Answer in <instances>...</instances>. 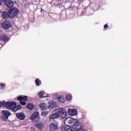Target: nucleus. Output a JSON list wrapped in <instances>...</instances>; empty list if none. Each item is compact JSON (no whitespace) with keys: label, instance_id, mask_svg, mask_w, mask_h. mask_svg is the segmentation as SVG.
Listing matches in <instances>:
<instances>
[{"label":"nucleus","instance_id":"nucleus-1","mask_svg":"<svg viewBox=\"0 0 131 131\" xmlns=\"http://www.w3.org/2000/svg\"><path fill=\"white\" fill-rule=\"evenodd\" d=\"M5 107L7 109L12 110L13 112H16L18 110H20L22 106L20 104L17 105V103L15 101H10L5 102Z\"/></svg>","mask_w":131,"mask_h":131},{"label":"nucleus","instance_id":"nucleus-2","mask_svg":"<svg viewBox=\"0 0 131 131\" xmlns=\"http://www.w3.org/2000/svg\"><path fill=\"white\" fill-rule=\"evenodd\" d=\"M79 122V120L77 119H74L71 117H68L65 119L64 120V124L67 126H74Z\"/></svg>","mask_w":131,"mask_h":131},{"label":"nucleus","instance_id":"nucleus-3","mask_svg":"<svg viewBox=\"0 0 131 131\" xmlns=\"http://www.w3.org/2000/svg\"><path fill=\"white\" fill-rule=\"evenodd\" d=\"M55 111L57 115H58V117L63 119L67 117V112L65 108L60 107L59 108L55 109Z\"/></svg>","mask_w":131,"mask_h":131},{"label":"nucleus","instance_id":"nucleus-4","mask_svg":"<svg viewBox=\"0 0 131 131\" xmlns=\"http://www.w3.org/2000/svg\"><path fill=\"white\" fill-rule=\"evenodd\" d=\"M30 119L31 120H32L33 122H37L39 121V119H40V117H39V113L35 112L30 117Z\"/></svg>","mask_w":131,"mask_h":131},{"label":"nucleus","instance_id":"nucleus-5","mask_svg":"<svg viewBox=\"0 0 131 131\" xmlns=\"http://www.w3.org/2000/svg\"><path fill=\"white\" fill-rule=\"evenodd\" d=\"M18 13H19V11L17 8L11 9L8 11L9 18H15L18 15Z\"/></svg>","mask_w":131,"mask_h":131},{"label":"nucleus","instance_id":"nucleus-6","mask_svg":"<svg viewBox=\"0 0 131 131\" xmlns=\"http://www.w3.org/2000/svg\"><path fill=\"white\" fill-rule=\"evenodd\" d=\"M57 107V102L53 100H50L48 102V108L50 109V111L53 110L54 108Z\"/></svg>","mask_w":131,"mask_h":131},{"label":"nucleus","instance_id":"nucleus-7","mask_svg":"<svg viewBox=\"0 0 131 131\" xmlns=\"http://www.w3.org/2000/svg\"><path fill=\"white\" fill-rule=\"evenodd\" d=\"M2 27L4 28V29H10L11 28L12 25H11V23L9 21H5L2 23Z\"/></svg>","mask_w":131,"mask_h":131},{"label":"nucleus","instance_id":"nucleus-8","mask_svg":"<svg viewBox=\"0 0 131 131\" xmlns=\"http://www.w3.org/2000/svg\"><path fill=\"white\" fill-rule=\"evenodd\" d=\"M38 96L39 98L41 99L42 98H49L50 97V95L48 93H45L44 91H40L38 93Z\"/></svg>","mask_w":131,"mask_h":131},{"label":"nucleus","instance_id":"nucleus-9","mask_svg":"<svg viewBox=\"0 0 131 131\" xmlns=\"http://www.w3.org/2000/svg\"><path fill=\"white\" fill-rule=\"evenodd\" d=\"M68 113L70 116H76V115H77V110L73 108H69L68 111Z\"/></svg>","mask_w":131,"mask_h":131},{"label":"nucleus","instance_id":"nucleus-10","mask_svg":"<svg viewBox=\"0 0 131 131\" xmlns=\"http://www.w3.org/2000/svg\"><path fill=\"white\" fill-rule=\"evenodd\" d=\"M57 118H59V115L56 112V110H54L51 112V115L50 116L49 119L51 120H53L57 119Z\"/></svg>","mask_w":131,"mask_h":131},{"label":"nucleus","instance_id":"nucleus-11","mask_svg":"<svg viewBox=\"0 0 131 131\" xmlns=\"http://www.w3.org/2000/svg\"><path fill=\"white\" fill-rule=\"evenodd\" d=\"M39 107L40 110H42V111H46L48 109V104L45 102L40 103L39 104Z\"/></svg>","mask_w":131,"mask_h":131},{"label":"nucleus","instance_id":"nucleus-12","mask_svg":"<svg viewBox=\"0 0 131 131\" xmlns=\"http://www.w3.org/2000/svg\"><path fill=\"white\" fill-rule=\"evenodd\" d=\"M58 128V123L52 122L50 125V129L51 130H57Z\"/></svg>","mask_w":131,"mask_h":131},{"label":"nucleus","instance_id":"nucleus-13","mask_svg":"<svg viewBox=\"0 0 131 131\" xmlns=\"http://www.w3.org/2000/svg\"><path fill=\"white\" fill-rule=\"evenodd\" d=\"M76 131H84V129H83V125L82 123H78V124L75 126Z\"/></svg>","mask_w":131,"mask_h":131},{"label":"nucleus","instance_id":"nucleus-14","mask_svg":"<svg viewBox=\"0 0 131 131\" xmlns=\"http://www.w3.org/2000/svg\"><path fill=\"white\" fill-rule=\"evenodd\" d=\"M4 3L8 8H12L13 6H14V3L12 0H4Z\"/></svg>","mask_w":131,"mask_h":131},{"label":"nucleus","instance_id":"nucleus-15","mask_svg":"<svg viewBox=\"0 0 131 131\" xmlns=\"http://www.w3.org/2000/svg\"><path fill=\"white\" fill-rule=\"evenodd\" d=\"M16 116L18 119L20 120H24L25 119V114L23 113H18L16 114Z\"/></svg>","mask_w":131,"mask_h":131},{"label":"nucleus","instance_id":"nucleus-16","mask_svg":"<svg viewBox=\"0 0 131 131\" xmlns=\"http://www.w3.org/2000/svg\"><path fill=\"white\" fill-rule=\"evenodd\" d=\"M2 113L6 119H8V118H9V116L12 115V114H11L10 112L6 110H3L2 111Z\"/></svg>","mask_w":131,"mask_h":131},{"label":"nucleus","instance_id":"nucleus-17","mask_svg":"<svg viewBox=\"0 0 131 131\" xmlns=\"http://www.w3.org/2000/svg\"><path fill=\"white\" fill-rule=\"evenodd\" d=\"M18 101H28V96H19L17 97Z\"/></svg>","mask_w":131,"mask_h":131},{"label":"nucleus","instance_id":"nucleus-18","mask_svg":"<svg viewBox=\"0 0 131 131\" xmlns=\"http://www.w3.org/2000/svg\"><path fill=\"white\" fill-rule=\"evenodd\" d=\"M35 126L39 129H42L45 127V125L42 123L39 122L35 124Z\"/></svg>","mask_w":131,"mask_h":131},{"label":"nucleus","instance_id":"nucleus-19","mask_svg":"<svg viewBox=\"0 0 131 131\" xmlns=\"http://www.w3.org/2000/svg\"><path fill=\"white\" fill-rule=\"evenodd\" d=\"M2 17L3 19H8V17H9V12L8 13L7 11H3L2 13Z\"/></svg>","mask_w":131,"mask_h":131},{"label":"nucleus","instance_id":"nucleus-20","mask_svg":"<svg viewBox=\"0 0 131 131\" xmlns=\"http://www.w3.org/2000/svg\"><path fill=\"white\" fill-rule=\"evenodd\" d=\"M58 102L59 103H65L66 100H65V97L63 96H60L58 97V99H57Z\"/></svg>","mask_w":131,"mask_h":131},{"label":"nucleus","instance_id":"nucleus-21","mask_svg":"<svg viewBox=\"0 0 131 131\" xmlns=\"http://www.w3.org/2000/svg\"><path fill=\"white\" fill-rule=\"evenodd\" d=\"M65 98L67 101H71L72 100L73 97L72 94H67L65 96Z\"/></svg>","mask_w":131,"mask_h":131},{"label":"nucleus","instance_id":"nucleus-22","mask_svg":"<svg viewBox=\"0 0 131 131\" xmlns=\"http://www.w3.org/2000/svg\"><path fill=\"white\" fill-rule=\"evenodd\" d=\"M27 108L30 110H33V109L34 108V105H33V104L32 103H28L27 105Z\"/></svg>","mask_w":131,"mask_h":131},{"label":"nucleus","instance_id":"nucleus-23","mask_svg":"<svg viewBox=\"0 0 131 131\" xmlns=\"http://www.w3.org/2000/svg\"><path fill=\"white\" fill-rule=\"evenodd\" d=\"M35 84L37 86H39L41 84V81L39 80V79H36L35 81Z\"/></svg>","mask_w":131,"mask_h":131},{"label":"nucleus","instance_id":"nucleus-24","mask_svg":"<svg viewBox=\"0 0 131 131\" xmlns=\"http://www.w3.org/2000/svg\"><path fill=\"white\" fill-rule=\"evenodd\" d=\"M52 97L53 99H55V100H56L57 99H58L59 98V97H60V95H59V93H56L52 94Z\"/></svg>","mask_w":131,"mask_h":131},{"label":"nucleus","instance_id":"nucleus-25","mask_svg":"<svg viewBox=\"0 0 131 131\" xmlns=\"http://www.w3.org/2000/svg\"><path fill=\"white\" fill-rule=\"evenodd\" d=\"M6 89V83H0V91H4Z\"/></svg>","mask_w":131,"mask_h":131},{"label":"nucleus","instance_id":"nucleus-26","mask_svg":"<svg viewBox=\"0 0 131 131\" xmlns=\"http://www.w3.org/2000/svg\"><path fill=\"white\" fill-rule=\"evenodd\" d=\"M49 114V112H42L41 113V116H43V117H46Z\"/></svg>","mask_w":131,"mask_h":131},{"label":"nucleus","instance_id":"nucleus-27","mask_svg":"<svg viewBox=\"0 0 131 131\" xmlns=\"http://www.w3.org/2000/svg\"><path fill=\"white\" fill-rule=\"evenodd\" d=\"M3 39L4 41H7V40H9V36L7 35H4L3 37Z\"/></svg>","mask_w":131,"mask_h":131},{"label":"nucleus","instance_id":"nucleus-28","mask_svg":"<svg viewBox=\"0 0 131 131\" xmlns=\"http://www.w3.org/2000/svg\"><path fill=\"white\" fill-rule=\"evenodd\" d=\"M67 131H76V128L73 127H71L68 128Z\"/></svg>","mask_w":131,"mask_h":131},{"label":"nucleus","instance_id":"nucleus-29","mask_svg":"<svg viewBox=\"0 0 131 131\" xmlns=\"http://www.w3.org/2000/svg\"><path fill=\"white\" fill-rule=\"evenodd\" d=\"M6 107V102L4 101H0V108H2V106Z\"/></svg>","mask_w":131,"mask_h":131},{"label":"nucleus","instance_id":"nucleus-30","mask_svg":"<svg viewBox=\"0 0 131 131\" xmlns=\"http://www.w3.org/2000/svg\"><path fill=\"white\" fill-rule=\"evenodd\" d=\"M61 129L62 131H67V128L65 126L61 127Z\"/></svg>","mask_w":131,"mask_h":131},{"label":"nucleus","instance_id":"nucleus-31","mask_svg":"<svg viewBox=\"0 0 131 131\" xmlns=\"http://www.w3.org/2000/svg\"><path fill=\"white\" fill-rule=\"evenodd\" d=\"M20 105H23V106H25V105H26V102L25 101H20Z\"/></svg>","mask_w":131,"mask_h":131},{"label":"nucleus","instance_id":"nucleus-32","mask_svg":"<svg viewBox=\"0 0 131 131\" xmlns=\"http://www.w3.org/2000/svg\"><path fill=\"white\" fill-rule=\"evenodd\" d=\"M86 13V11L84 10L83 12L81 13V16H84Z\"/></svg>","mask_w":131,"mask_h":131},{"label":"nucleus","instance_id":"nucleus-33","mask_svg":"<svg viewBox=\"0 0 131 131\" xmlns=\"http://www.w3.org/2000/svg\"><path fill=\"white\" fill-rule=\"evenodd\" d=\"M30 130L31 131H36L35 128H34V127H31L30 128Z\"/></svg>","mask_w":131,"mask_h":131},{"label":"nucleus","instance_id":"nucleus-34","mask_svg":"<svg viewBox=\"0 0 131 131\" xmlns=\"http://www.w3.org/2000/svg\"><path fill=\"white\" fill-rule=\"evenodd\" d=\"M108 28V25H105L104 26V28Z\"/></svg>","mask_w":131,"mask_h":131},{"label":"nucleus","instance_id":"nucleus-35","mask_svg":"<svg viewBox=\"0 0 131 131\" xmlns=\"http://www.w3.org/2000/svg\"><path fill=\"white\" fill-rule=\"evenodd\" d=\"M2 5V4L1 3V2H0V6H1Z\"/></svg>","mask_w":131,"mask_h":131}]
</instances>
